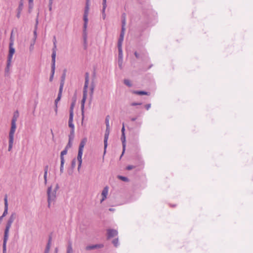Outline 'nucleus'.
<instances>
[{
  "label": "nucleus",
  "mask_w": 253,
  "mask_h": 253,
  "mask_svg": "<svg viewBox=\"0 0 253 253\" xmlns=\"http://www.w3.org/2000/svg\"><path fill=\"white\" fill-rule=\"evenodd\" d=\"M89 82V74L88 73H86L85 75V82L84 85L83 89V96L81 101V111H82V119H84V104L87 97V88Z\"/></svg>",
  "instance_id": "f257e3e1"
},
{
  "label": "nucleus",
  "mask_w": 253,
  "mask_h": 253,
  "mask_svg": "<svg viewBox=\"0 0 253 253\" xmlns=\"http://www.w3.org/2000/svg\"><path fill=\"white\" fill-rule=\"evenodd\" d=\"M59 189L58 184H56L55 188L52 190V186L48 187L47 190L48 207L50 208L52 203L54 204L56 199V191Z\"/></svg>",
  "instance_id": "f03ea898"
},
{
  "label": "nucleus",
  "mask_w": 253,
  "mask_h": 253,
  "mask_svg": "<svg viewBox=\"0 0 253 253\" xmlns=\"http://www.w3.org/2000/svg\"><path fill=\"white\" fill-rule=\"evenodd\" d=\"M86 141H87V139L86 138H84L81 140V141L80 143V145H79L78 154V156H77V160L79 162V165H78V170H80V169L81 167V165H82V155H83V149L84 147V145L86 144Z\"/></svg>",
  "instance_id": "7ed1b4c3"
},
{
  "label": "nucleus",
  "mask_w": 253,
  "mask_h": 253,
  "mask_svg": "<svg viewBox=\"0 0 253 253\" xmlns=\"http://www.w3.org/2000/svg\"><path fill=\"white\" fill-rule=\"evenodd\" d=\"M16 216L15 213H12L10 217H9L6 224L5 226V228L4 229V235L8 236H9V229L11 226L12 223L13 222Z\"/></svg>",
  "instance_id": "20e7f679"
},
{
  "label": "nucleus",
  "mask_w": 253,
  "mask_h": 253,
  "mask_svg": "<svg viewBox=\"0 0 253 253\" xmlns=\"http://www.w3.org/2000/svg\"><path fill=\"white\" fill-rule=\"evenodd\" d=\"M90 4H85V6L84 10V14L83 16L84 21V26L88 23V14L89 10Z\"/></svg>",
  "instance_id": "39448f33"
},
{
  "label": "nucleus",
  "mask_w": 253,
  "mask_h": 253,
  "mask_svg": "<svg viewBox=\"0 0 253 253\" xmlns=\"http://www.w3.org/2000/svg\"><path fill=\"white\" fill-rule=\"evenodd\" d=\"M13 42L10 41L9 45V53L7 57V59L12 60L13 55L14 53H15V49L13 47Z\"/></svg>",
  "instance_id": "423d86ee"
},
{
  "label": "nucleus",
  "mask_w": 253,
  "mask_h": 253,
  "mask_svg": "<svg viewBox=\"0 0 253 253\" xmlns=\"http://www.w3.org/2000/svg\"><path fill=\"white\" fill-rule=\"evenodd\" d=\"M16 128V123H14V121L11 122V127L10 129V131L9 133V138H14V133Z\"/></svg>",
  "instance_id": "0eeeda50"
},
{
  "label": "nucleus",
  "mask_w": 253,
  "mask_h": 253,
  "mask_svg": "<svg viewBox=\"0 0 253 253\" xmlns=\"http://www.w3.org/2000/svg\"><path fill=\"white\" fill-rule=\"evenodd\" d=\"M110 133V128L109 126L106 127V129L104 135V152L106 151V149L107 146V141L109 138Z\"/></svg>",
  "instance_id": "6e6552de"
},
{
  "label": "nucleus",
  "mask_w": 253,
  "mask_h": 253,
  "mask_svg": "<svg viewBox=\"0 0 253 253\" xmlns=\"http://www.w3.org/2000/svg\"><path fill=\"white\" fill-rule=\"evenodd\" d=\"M126 29L121 28V31L118 41V46H122Z\"/></svg>",
  "instance_id": "1a4fd4ad"
},
{
  "label": "nucleus",
  "mask_w": 253,
  "mask_h": 253,
  "mask_svg": "<svg viewBox=\"0 0 253 253\" xmlns=\"http://www.w3.org/2000/svg\"><path fill=\"white\" fill-rule=\"evenodd\" d=\"M104 247L103 244H95V245H91L86 246L85 249L86 251H90L92 250H94L96 249L102 248Z\"/></svg>",
  "instance_id": "9d476101"
},
{
  "label": "nucleus",
  "mask_w": 253,
  "mask_h": 253,
  "mask_svg": "<svg viewBox=\"0 0 253 253\" xmlns=\"http://www.w3.org/2000/svg\"><path fill=\"white\" fill-rule=\"evenodd\" d=\"M107 231V238H113L118 235V231L115 229H109Z\"/></svg>",
  "instance_id": "9b49d317"
},
{
  "label": "nucleus",
  "mask_w": 253,
  "mask_h": 253,
  "mask_svg": "<svg viewBox=\"0 0 253 253\" xmlns=\"http://www.w3.org/2000/svg\"><path fill=\"white\" fill-rule=\"evenodd\" d=\"M121 140L122 141V145H123V152L121 156V157H122L125 151L126 146V140L125 134H122V135L121 137Z\"/></svg>",
  "instance_id": "f8f14e48"
},
{
  "label": "nucleus",
  "mask_w": 253,
  "mask_h": 253,
  "mask_svg": "<svg viewBox=\"0 0 253 253\" xmlns=\"http://www.w3.org/2000/svg\"><path fill=\"white\" fill-rule=\"evenodd\" d=\"M4 211L2 214L1 216L3 217H4L6 215L8 212V202H7V195L5 196V197L4 198Z\"/></svg>",
  "instance_id": "ddd939ff"
},
{
  "label": "nucleus",
  "mask_w": 253,
  "mask_h": 253,
  "mask_svg": "<svg viewBox=\"0 0 253 253\" xmlns=\"http://www.w3.org/2000/svg\"><path fill=\"white\" fill-rule=\"evenodd\" d=\"M108 190L109 188L108 186H106L103 188L101 193L102 198L101 200V203H102L105 200V199H106L108 193Z\"/></svg>",
  "instance_id": "4468645a"
},
{
  "label": "nucleus",
  "mask_w": 253,
  "mask_h": 253,
  "mask_svg": "<svg viewBox=\"0 0 253 253\" xmlns=\"http://www.w3.org/2000/svg\"><path fill=\"white\" fill-rule=\"evenodd\" d=\"M23 3L22 2V0H21L19 3L18 7L17 8V13L16 16L18 18H19L20 17L21 12L23 9Z\"/></svg>",
  "instance_id": "2eb2a0df"
},
{
  "label": "nucleus",
  "mask_w": 253,
  "mask_h": 253,
  "mask_svg": "<svg viewBox=\"0 0 253 253\" xmlns=\"http://www.w3.org/2000/svg\"><path fill=\"white\" fill-rule=\"evenodd\" d=\"M102 18L103 19H105L106 17V14H105V9L107 6L106 4V0H103L102 2Z\"/></svg>",
  "instance_id": "dca6fc26"
},
{
  "label": "nucleus",
  "mask_w": 253,
  "mask_h": 253,
  "mask_svg": "<svg viewBox=\"0 0 253 253\" xmlns=\"http://www.w3.org/2000/svg\"><path fill=\"white\" fill-rule=\"evenodd\" d=\"M11 61H12V60H9V59L7 60L6 66L5 69V75L9 74L10 67L11 66Z\"/></svg>",
  "instance_id": "f3484780"
},
{
  "label": "nucleus",
  "mask_w": 253,
  "mask_h": 253,
  "mask_svg": "<svg viewBox=\"0 0 253 253\" xmlns=\"http://www.w3.org/2000/svg\"><path fill=\"white\" fill-rule=\"evenodd\" d=\"M87 24H86L85 26H84V23L83 26V38L84 40V43H86L87 40V33H86V29H87Z\"/></svg>",
  "instance_id": "a211bd4d"
},
{
  "label": "nucleus",
  "mask_w": 253,
  "mask_h": 253,
  "mask_svg": "<svg viewBox=\"0 0 253 253\" xmlns=\"http://www.w3.org/2000/svg\"><path fill=\"white\" fill-rule=\"evenodd\" d=\"M118 51H119V55H118V62H120V60H121V62L123 61V50H122V46H118Z\"/></svg>",
  "instance_id": "6ab92c4d"
},
{
  "label": "nucleus",
  "mask_w": 253,
  "mask_h": 253,
  "mask_svg": "<svg viewBox=\"0 0 253 253\" xmlns=\"http://www.w3.org/2000/svg\"><path fill=\"white\" fill-rule=\"evenodd\" d=\"M73 117L72 116V115L69 116L68 125L71 128V129L75 130V126L73 124Z\"/></svg>",
  "instance_id": "aec40b11"
},
{
  "label": "nucleus",
  "mask_w": 253,
  "mask_h": 253,
  "mask_svg": "<svg viewBox=\"0 0 253 253\" xmlns=\"http://www.w3.org/2000/svg\"><path fill=\"white\" fill-rule=\"evenodd\" d=\"M132 92L133 94L142 95H149L150 93L145 91H136V90H133L132 91Z\"/></svg>",
  "instance_id": "412c9836"
},
{
  "label": "nucleus",
  "mask_w": 253,
  "mask_h": 253,
  "mask_svg": "<svg viewBox=\"0 0 253 253\" xmlns=\"http://www.w3.org/2000/svg\"><path fill=\"white\" fill-rule=\"evenodd\" d=\"M8 236L4 235L3 241V245H2L3 253H4L6 251V243L8 240Z\"/></svg>",
  "instance_id": "4be33fe9"
},
{
  "label": "nucleus",
  "mask_w": 253,
  "mask_h": 253,
  "mask_svg": "<svg viewBox=\"0 0 253 253\" xmlns=\"http://www.w3.org/2000/svg\"><path fill=\"white\" fill-rule=\"evenodd\" d=\"M126 24V15L125 13H123L122 15V28H125Z\"/></svg>",
  "instance_id": "5701e85b"
},
{
  "label": "nucleus",
  "mask_w": 253,
  "mask_h": 253,
  "mask_svg": "<svg viewBox=\"0 0 253 253\" xmlns=\"http://www.w3.org/2000/svg\"><path fill=\"white\" fill-rule=\"evenodd\" d=\"M56 52H52L51 54V67H55V58H56Z\"/></svg>",
  "instance_id": "b1692460"
},
{
  "label": "nucleus",
  "mask_w": 253,
  "mask_h": 253,
  "mask_svg": "<svg viewBox=\"0 0 253 253\" xmlns=\"http://www.w3.org/2000/svg\"><path fill=\"white\" fill-rule=\"evenodd\" d=\"M66 253H73L72 245L71 242H69L67 247Z\"/></svg>",
  "instance_id": "393cba45"
},
{
  "label": "nucleus",
  "mask_w": 253,
  "mask_h": 253,
  "mask_svg": "<svg viewBox=\"0 0 253 253\" xmlns=\"http://www.w3.org/2000/svg\"><path fill=\"white\" fill-rule=\"evenodd\" d=\"M19 117V112L17 110L14 112L13 114V116L11 120V122H13L14 121V123H16L17 121V120L18 118Z\"/></svg>",
  "instance_id": "a878e982"
},
{
  "label": "nucleus",
  "mask_w": 253,
  "mask_h": 253,
  "mask_svg": "<svg viewBox=\"0 0 253 253\" xmlns=\"http://www.w3.org/2000/svg\"><path fill=\"white\" fill-rule=\"evenodd\" d=\"M48 169V166H46L44 167V176H43L44 177V183L45 184L47 183V175Z\"/></svg>",
  "instance_id": "bb28decb"
},
{
  "label": "nucleus",
  "mask_w": 253,
  "mask_h": 253,
  "mask_svg": "<svg viewBox=\"0 0 253 253\" xmlns=\"http://www.w3.org/2000/svg\"><path fill=\"white\" fill-rule=\"evenodd\" d=\"M68 150V149L65 148L64 149L61 151L60 153V159L61 161H65L64 156L67 154Z\"/></svg>",
  "instance_id": "cd10ccee"
},
{
  "label": "nucleus",
  "mask_w": 253,
  "mask_h": 253,
  "mask_svg": "<svg viewBox=\"0 0 253 253\" xmlns=\"http://www.w3.org/2000/svg\"><path fill=\"white\" fill-rule=\"evenodd\" d=\"M14 141V138H9V142H8V151H10L13 147V144Z\"/></svg>",
  "instance_id": "c85d7f7f"
},
{
  "label": "nucleus",
  "mask_w": 253,
  "mask_h": 253,
  "mask_svg": "<svg viewBox=\"0 0 253 253\" xmlns=\"http://www.w3.org/2000/svg\"><path fill=\"white\" fill-rule=\"evenodd\" d=\"M62 91L59 90L57 97L56 98V99L55 100V105H57L58 102L60 100L61 96H62Z\"/></svg>",
  "instance_id": "c756f323"
},
{
  "label": "nucleus",
  "mask_w": 253,
  "mask_h": 253,
  "mask_svg": "<svg viewBox=\"0 0 253 253\" xmlns=\"http://www.w3.org/2000/svg\"><path fill=\"white\" fill-rule=\"evenodd\" d=\"M75 136V130L71 129L70 134L69 135V139L73 140Z\"/></svg>",
  "instance_id": "7c9ffc66"
},
{
  "label": "nucleus",
  "mask_w": 253,
  "mask_h": 253,
  "mask_svg": "<svg viewBox=\"0 0 253 253\" xmlns=\"http://www.w3.org/2000/svg\"><path fill=\"white\" fill-rule=\"evenodd\" d=\"M55 67H51V75L49 78V81L51 82L53 80L54 72H55Z\"/></svg>",
  "instance_id": "2f4dec72"
},
{
  "label": "nucleus",
  "mask_w": 253,
  "mask_h": 253,
  "mask_svg": "<svg viewBox=\"0 0 253 253\" xmlns=\"http://www.w3.org/2000/svg\"><path fill=\"white\" fill-rule=\"evenodd\" d=\"M74 103H72L71 105L70 108V111H69V116H70L72 115V116H74Z\"/></svg>",
  "instance_id": "473e14b6"
},
{
  "label": "nucleus",
  "mask_w": 253,
  "mask_h": 253,
  "mask_svg": "<svg viewBox=\"0 0 253 253\" xmlns=\"http://www.w3.org/2000/svg\"><path fill=\"white\" fill-rule=\"evenodd\" d=\"M124 84L128 87H131L132 86V84L130 83V81L128 79H125L124 81Z\"/></svg>",
  "instance_id": "72a5a7b5"
},
{
  "label": "nucleus",
  "mask_w": 253,
  "mask_h": 253,
  "mask_svg": "<svg viewBox=\"0 0 253 253\" xmlns=\"http://www.w3.org/2000/svg\"><path fill=\"white\" fill-rule=\"evenodd\" d=\"M64 82H65V80L61 79L60 83V87H59V90L63 91V86L64 85Z\"/></svg>",
  "instance_id": "f704fd0d"
},
{
  "label": "nucleus",
  "mask_w": 253,
  "mask_h": 253,
  "mask_svg": "<svg viewBox=\"0 0 253 253\" xmlns=\"http://www.w3.org/2000/svg\"><path fill=\"white\" fill-rule=\"evenodd\" d=\"M64 163H65V161L61 160V164H60V171L61 173L63 172Z\"/></svg>",
  "instance_id": "c9c22d12"
},
{
  "label": "nucleus",
  "mask_w": 253,
  "mask_h": 253,
  "mask_svg": "<svg viewBox=\"0 0 253 253\" xmlns=\"http://www.w3.org/2000/svg\"><path fill=\"white\" fill-rule=\"evenodd\" d=\"M118 178L123 180V181H125V182H127L128 181V179L127 177H125V176H121V175H119L118 176Z\"/></svg>",
  "instance_id": "e433bc0d"
},
{
  "label": "nucleus",
  "mask_w": 253,
  "mask_h": 253,
  "mask_svg": "<svg viewBox=\"0 0 253 253\" xmlns=\"http://www.w3.org/2000/svg\"><path fill=\"white\" fill-rule=\"evenodd\" d=\"M112 243L114 244V246L117 247L119 245V240L118 238H116L114 239L112 241Z\"/></svg>",
  "instance_id": "4c0bfd02"
},
{
  "label": "nucleus",
  "mask_w": 253,
  "mask_h": 253,
  "mask_svg": "<svg viewBox=\"0 0 253 253\" xmlns=\"http://www.w3.org/2000/svg\"><path fill=\"white\" fill-rule=\"evenodd\" d=\"M72 141L73 140H70L69 139L68 143L65 148H67V149L70 148L72 146Z\"/></svg>",
  "instance_id": "58836bf2"
},
{
  "label": "nucleus",
  "mask_w": 253,
  "mask_h": 253,
  "mask_svg": "<svg viewBox=\"0 0 253 253\" xmlns=\"http://www.w3.org/2000/svg\"><path fill=\"white\" fill-rule=\"evenodd\" d=\"M105 124L107 127H108V126H109V120L108 116H107L105 119Z\"/></svg>",
  "instance_id": "ea45409f"
},
{
  "label": "nucleus",
  "mask_w": 253,
  "mask_h": 253,
  "mask_svg": "<svg viewBox=\"0 0 253 253\" xmlns=\"http://www.w3.org/2000/svg\"><path fill=\"white\" fill-rule=\"evenodd\" d=\"M76 160L75 159H74L72 161V163H71V167L72 168H74L76 166Z\"/></svg>",
  "instance_id": "a19ab883"
},
{
  "label": "nucleus",
  "mask_w": 253,
  "mask_h": 253,
  "mask_svg": "<svg viewBox=\"0 0 253 253\" xmlns=\"http://www.w3.org/2000/svg\"><path fill=\"white\" fill-rule=\"evenodd\" d=\"M53 2V0H49V10L51 11L52 10V4Z\"/></svg>",
  "instance_id": "79ce46f5"
},
{
  "label": "nucleus",
  "mask_w": 253,
  "mask_h": 253,
  "mask_svg": "<svg viewBox=\"0 0 253 253\" xmlns=\"http://www.w3.org/2000/svg\"><path fill=\"white\" fill-rule=\"evenodd\" d=\"M142 104V103L141 102H138V103H136V102H132L131 103V106H136V105H140Z\"/></svg>",
  "instance_id": "37998d69"
},
{
  "label": "nucleus",
  "mask_w": 253,
  "mask_h": 253,
  "mask_svg": "<svg viewBox=\"0 0 253 253\" xmlns=\"http://www.w3.org/2000/svg\"><path fill=\"white\" fill-rule=\"evenodd\" d=\"M50 239L48 241V243L46 247L45 251H49L50 248Z\"/></svg>",
  "instance_id": "c03bdc74"
},
{
  "label": "nucleus",
  "mask_w": 253,
  "mask_h": 253,
  "mask_svg": "<svg viewBox=\"0 0 253 253\" xmlns=\"http://www.w3.org/2000/svg\"><path fill=\"white\" fill-rule=\"evenodd\" d=\"M125 126H124V123H123V127H122V129H121L122 134H125Z\"/></svg>",
  "instance_id": "a18cd8bd"
},
{
  "label": "nucleus",
  "mask_w": 253,
  "mask_h": 253,
  "mask_svg": "<svg viewBox=\"0 0 253 253\" xmlns=\"http://www.w3.org/2000/svg\"><path fill=\"white\" fill-rule=\"evenodd\" d=\"M133 168H134V166H133L132 165H129L126 167V169H127V170H131Z\"/></svg>",
  "instance_id": "49530a36"
},
{
  "label": "nucleus",
  "mask_w": 253,
  "mask_h": 253,
  "mask_svg": "<svg viewBox=\"0 0 253 253\" xmlns=\"http://www.w3.org/2000/svg\"><path fill=\"white\" fill-rule=\"evenodd\" d=\"M56 50H57V45L56 44H55V45H53V47L52 49V52H56Z\"/></svg>",
  "instance_id": "de8ad7c7"
},
{
  "label": "nucleus",
  "mask_w": 253,
  "mask_h": 253,
  "mask_svg": "<svg viewBox=\"0 0 253 253\" xmlns=\"http://www.w3.org/2000/svg\"><path fill=\"white\" fill-rule=\"evenodd\" d=\"M151 104H147L145 106V107L147 110H148L151 107Z\"/></svg>",
  "instance_id": "09e8293b"
},
{
  "label": "nucleus",
  "mask_w": 253,
  "mask_h": 253,
  "mask_svg": "<svg viewBox=\"0 0 253 253\" xmlns=\"http://www.w3.org/2000/svg\"><path fill=\"white\" fill-rule=\"evenodd\" d=\"M56 37L54 36L53 38V43L54 45H55L56 44Z\"/></svg>",
  "instance_id": "8fccbe9b"
},
{
  "label": "nucleus",
  "mask_w": 253,
  "mask_h": 253,
  "mask_svg": "<svg viewBox=\"0 0 253 253\" xmlns=\"http://www.w3.org/2000/svg\"><path fill=\"white\" fill-rule=\"evenodd\" d=\"M136 123L137 125L140 126L142 123V121H139L137 122Z\"/></svg>",
  "instance_id": "3c124183"
},
{
  "label": "nucleus",
  "mask_w": 253,
  "mask_h": 253,
  "mask_svg": "<svg viewBox=\"0 0 253 253\" xmlns=\"http://www.w3.org/2000/svg\"><path fill=\"white\" fill-rule=\"evenodd\" d=\"M65 75H66L65 71H64V73L62 75L61 79L65 80Z\"/></svg>",
  "instance_id": "603ef678"
},
{
  "label": "nucleus",
  "mask_w": 253,
  "mask_h": 253,
  "mask_svg": "<svg viewBox=\"0 0 253 253\" xmlns=\"http://www.w3.org/2000/svg\"><path fill=\"white\" fill-rule=\"evenodd\" d=\"M134 55L135 56V57L137 58H138L139 57V54L137 52H134Z\"/></svg>",
  "instance_id": "864d4df0"
},
{
  "label": "nucleus",
  "mask_w": 253,
  "mask_h": 253,
  "mask_svg": "<svg viewBox=\"0 0 253 253\" xmlns=\"http://www.w3.org/2000/svg\"><path fill=\"white\" fill-rule=\"evenodd\" d=\"M57 105H55V113L56 114H57Z\"/></svg>",
  "instance_id": "5fc2aeb1"
},
{
  "label": "nucleus",
  "mask_w": 253,
  "mask_h": 253,
  "mask_svg": "<svg viewBox=\"0 0 253 253\" xmlns=\"http://www.w3.org/2000/svg\"><path fill=\"white\" fill-rule=\"evenodd\" d=\"M34 36H35V39L37 38V32H36V29L35 30L34 32Z\"/></svg>",
  "instance_id": "6e6d98bb"
},
{
  "label": "nucleus",
  "mask_w": 253,
  "mask_h": 253,
  "mask_svg": "<svg viewBox=\"0 0 253 253\" xmlns=\"http://www.w3.org/2000/svg\"><path fill=\"white\" fill-rule=\"evenodd\" d=\"M33 7V3L32 4H29V7L30 9H32Z\"/></svg>",
  "instance_id": "4d7b16f0"
},
{
  "label": "nucleus",
  "mask_w": 253,
  "mask_h": 253,
  "mask_svg": "<svg viewBox=\"0 0 253 253\" xmlns=\"http://www.w3.org/2000/svg\"><path fill=\"white\" fill-rule=\"evenodd\" d=\"M34 0H29V4H32L33 3Z\"/></svg>",
  "instance_id": "13d9d810"
},
{
  "label": "nucleus",
  "mask_w": 253,
  "mask_h": 253,
  "mask_svg": "<svg viewBox=\"0 0 253 253\" xmlns=\"http://www.w3.org/2000/svg\"><path fill=\"white\" fill-rule=\"evenodd\" d=\"M122 62H123V61H122V62H121V60H120V62H118V63H119V67H120V68H121L122 64Z\"/></svg>",
  "instance_id": "bf43d9fd"
},
{
  "label": "nucleus",
  "mask_w": 253,
  "mask_h": 253,
  "mask_svg": "<svg viewBox=\"0 0 253 253\" xmlns=\"http://www.w3.org/2000/svg\"><path fill=\"white\" fill-rule=\"evenodd\" d=\"M136 120V118H132L131 119V121H132V122L135 121Z\"/></svg>",
  "instance_id": "052dcab7"
},
{
  "label": "nucleus",
  "mask_w": 253,
  "mask_h": 253,
  "mask_svg": "<svg viewBox=\"0 0 253 253\" xmlns=\"http://www.w3.org/2000/svg\"><path fill=\"white\" fill-rule=\"evenodd\" d=\"M3 217H3L2 216H0V224L1 223V221H2V219H3Z\"/></svg>",
  "instance_id": "680f3d73"
},
{
  "label": "nucleus",
  "mask_w": 253,
  "mask_h": 253,
  "mask_svg": "<svg viewBox=\"0 0 253 253\" xmlns=\"http://www.w3.org/2000/svg\"><path fill=\"white\" fill-rule=\"evenodd\" d=\"M109 210L111 211H115V209H112V208H110L109 209Z\"/></svg>",
  "instance_id": "e2e57ef3"
},
{
  "label": "nucleus",
  "mask_w": 253,
  "mask_h": 253,
  "mask_svg": "<svg viewBox=\"0 0 253 253\" xmlns=\"http://www.w3.org/2000/svg\"><path fill=\"white\" fill-rule=\"evenodd\" d=\"M90 3V0H86L85 4H89Z\"/></svg>",
  "instance_id": "0e129e2a"
},
{
  "label": "nucleus",
  "mask_w": 253,
  "mask_h": 253,
  "mask_svg": "<svg viewBox=\"0 0 253 253\" xmlns=\"http://www.w3.org/2000/svg\"><path fill=\"white\" fill-rule=\"evenodd\" d=\"M49 251H45L44 253H48Z\"/></svg>",
  "instance_id": "69168bd1"
},
{
  "label": "nucleus",
  "mask_w": 253,
  "mask_h": 253,
  "mask_svg": "<svg viewBox=\"0 0 253 253\" xmlns=\"http://www.w3.org/2000/svg\"><path fill=\"white\" fill-rule=\"evenodd\" d=\"M38 23V19H37V21H36V26L37 25Z\"/></svg>",
  "instance_id": "338daca9"
},
{
  "label": "nucleus",
  "mask_w": 253,
  "mask_h": 253,
  "mask_svg": "<svg viewBox=\"0 0 253 253\" xmlns=\"http://www.w3.org/2000/svg\"><path fill=\"white\" fill-rule=\"evenodd\" d=\"M93 87H92V88H91V92H93Z\"/></svg>",
  "instance_id": "774afa93"
}]
</instances>
